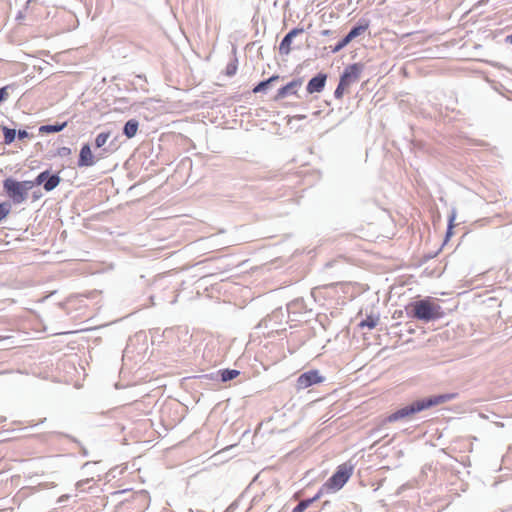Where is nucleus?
I'll use <instances>...</instances> for the list:
<instances>
[{
    "label": "nucleus",
    "mask_w": 512,
    "mask_h": 512,
    "mask_svg": "<svg viewBox=\"0 0 512 512\" xmlns=\"http://www.w3.org/2000/svg\"><path fill=\"white\" fill-rule=\"evenodd\" d=\"M457 396L456 393H445L438 395H431L428 397L416 399L409 404L397 409L396 411L389 414L385 417L381 423L375 428V432H379L383 429V427L387 423H393L398 421H410L413 419V416L419 412L430 409L437 405L449 402L455 399Z\"/></svg>",
    "instance_id": "f257e3e1"
},
{
    "label": "nucleus",
    "mask_w": 512,
    "mask_h": 512,
    "mask_svg": "<svg viewBox=\"0 0 512 512\" xmlns=\"http://www.w3.org/2000/svg\"><path fill=\"white\" fill-rule=\"evenodd\" d=\"M405 311L408 317L426 323L441 319L445 315L442 307L429 297L409 303Z\"/></svg>",
    "instance_id": "f03ea898"
},
{
    "label": "nucleus",
    "mask_w": 512,
    "mask_h": 512,
    "mask_svg": "<svg viewBox=\"0 0 512 512\" xmlns=\"http://www.w3.org/2000/svg\"><path fill=\"white\" fill-rule=\"evenodd\" d=\"M353 473V466L349 463H343L338 466L334 474L326 481L323 488L326 490L338 491L349 480Z\"/></svg>",
    "instance_id": "7ed1b4c3"
},
{
    "label": "nucleus",
    "mask_w": 512,
    "mask_h": 512,
    "mask_svg": "<svg viewBox=\"0 0 512 512\" xmlns=\"http://www.w3.org/2000/svg\"><path fill=\"white\" fill-rule=\"evenodd\" d=\"M3 189L6 195L15 205L25 202L28 198L20 186V181H17L12 177L4 179Z\"/></svg>",
    "instance_id": "20e7f679"
},
{
    "label": "nucleus",
    "mask_w": 512,
    "mask_h": 512,
    "mask_svg": "<svg viewBox=\"0 0 512 512\" xmlns=\"http://www.w3.org/2000/svg\"><path fill=\"white\" fill-rule=\"evenodd\" d=\"M370 22L367 19H360L355 26H353L348 34L344 36L334 47L331 52L337 53L346 47L353 39L363 34L369 28Z\"/></svg>",
    "instance_id": "39448f33"
},
{
    "label": "nucleus",
    "mask_w": 512,
    "mask_h": 512,
    "mask_svg": "<svg viewBox=\"0 0 512 512\" xmlns=\"http://www.w3.org/2000/svg\"><path fill=\"white\" fill-rule=\"evenodd\" d=\"M111 137V132H101L99 133L94 142V146L96 149H100L101 151L97 154V159L104 158L107 154L113 153L117 147L114 143V140H111L109 143V139Z\"/></svg>",
    "instance_id": "423d86ee"
},
{
    "label": "nucleus",
    "mask_w": 512,
    "mask_h": 512,
    "mask_svg": "<svg viewBox=\"0 0 512 512\" xmlns=\"http://www.w3.org/2000/svg\"><path fill=\"white\" fill-rule=\"evenodd\" d=\"M61 182L58 173H51L50 170H44L36 176V185H42L46 192L54 190Z\"/></svg>",
    "instance_id": "0eeeda50"
},
{
    "label": "nucleus",
    "mask_w": 512,
    "mask_h": 512,
    "mask_svg": "<svg viewBox=\"0 0 512 512\" xmlns=\"http://www.w3.org/2000/svg\"><path fill=\"white\" fill-rule=\"evenodd\" d=\"M325 380L323 376L320 375L318 370H309L307 372L302 373L296 381V387L298 390L306 389L312 385L321 383Z\"/></svg>",
    "instance_id": "6e6552de"
},
{
    "label": "nucleus",
    "mask_w": 512,
    "mask_h": 512,
    "mask_svg": "<svg viewBox=\"0 0 512 512\" xmlns=\"http://www.w3.org/2000/svg\"><path fill=\"white\" fill-rule=\"evenodd\" d=\"M363 70V64L353 63L345 67L344 71L340 75V81L346 83L347 86L359 80L361 72Z\"/></svg>",
    "instance_id": "1a4fd4ad"
},
{
    "label": "nucleus",
    "mask_w": 512,
    "mask_h": 512,
    "mask_svg": "<svg viewBox=\"0 0 512 512\" xmlns=\"http://www.w3.org/2000/svg\"><path fill=\"white\" fill-rule=\"evenodd\" d=\"M97 155H93L91 147L88 143L82 145L79 153L78 166L91 167L97 162Z\"/></svg>",
    "instance_id": "9d476101"
},
{
    "label": "nucleus",
    "mask_w": 512,
    "mask_h": 512,
    "mask_svg": "<svg viewBox=\"0 0 512 512\" xmlns=\"http://www.w3.org/2000/svg\"><path fill=\"white\" fill-rule=\"evenodd\" d=\"M304 32L303 28H293L290 30L281 40L279 45V53L281 55H288L291 51V43L293 39L298 35Z\"/></svg>",
    "instance_id": "9b49d317"
},
{
    "label": "nucleus",
    "mask_w": 512,
    "mask_h": 512,
    "mask_svg": "<svg viewBox=\"0 0 512 512\" xmlns=\"http://www.w3.org/2000/svg\"><path fill=\"white\" fill-rule=\"evenodd\" d=\"M327 75L325 73H318L314 77H312L306 86V90L308 93H319L321 92L326 84Z\"/></svg>",
    "instance_id": "f8f14e48"
},
{
    "label": "nucleus",
    "mask_w": 512,
    "mask_h": 512,
    "mask_svg": "<svg viewBox=\"0 0 512 512\" xmlns=\"http://www.w3.org/2000/svg\"><path fill=\"white\" fill-rule=\"evenodd\" d=\"M302 84L301 79H294L288 84L282 86L278 89L274 99L280 100L285 98L288 95H295L297 93V88L300 87Z\"/></svg>",
    "instance_id": "ddd939ff"
},
{
    "label": "nucleus",
    "mask_w": 512,
    "mask_h": 512,
    "mask_svg": "<svg viewBox=\"0 0 512 512\" xmlns=\"http://www.w3.org/2000/svg\"><path fill=\"white\" fill-rule=\"evenodd\" d=\"M138 128L139 121L133 118L124 124L122 132L128 139H131L137 134Z\"/></svg>",
    "instance_id": "4468645a"
},
{
    "label": "nucleus",
    "mask_w": 512,
    "mask_h": 512,
    "mask_svg": "<svg viewBox=\"0 0 512 512\" xmlns=\"http://www.w3.org/2000/svg\"><path fill=\"white\" fill-rule=\"evenodd\" d=\"M279 79H280L279 75H272L270 78L260 81L256 86H254V88L252 89V92L253 93L264 92L269 88V86L272 83L278 81Z\"/></svg>",
    "instance_id": "2eb2a0df"
},
{
    "label": "nucleus",
    "mask_w": 512,
    "mask_h": 512,
    "mask_svg": "<svg viewBox=\"0 0 512 512\" xmlns=\"http://www.w3.org/2000/svg\"><path fill=\"white\" fill-rule=\"evenodd\" d=\"M66 126H67V122L46 124V125L40 126L39 132H41V133H57V132L62 131Z\"/></svg>",
    "instance_id": "dca6fc26"
},
{
    "label": "nucleus",
    "mask_w": 512,
    "mask_h": 512,
    "mask_svg": "<svg viewBox=\"0 0 512 512\" xmlns=\"http://www.w3.org/2000/svg\"><path fill=\"white\" fill-rule=\"evenodd\" d=\"M240 374L239 370L236 369H221L217 372V375L220 377L221 382H228L233 380Z\"/></svg>",
    "instance_id": "f3484780"
},
{
    "label": "nucleus",
    "mask_w": 512,
    "mask_h": 512,
    "mask_svg": "<svg viewBox=\"0 0 512 512\" xmlns=\"http://www.w3.org/2000/svg\"><path fill=\"white\" fill-rule=\"evenodd\" d=\"M1 129L4 135V144L10 145L12 142H14L15 138L17 137L16 129L9 128L7 126H1Z\"/></svg>",
    "instance_id": "a211bd4d"
},
{
    "label": "nucleus",
    "mask_w": 512,
    "mask_h": 512,
    "mask_svg": "<svg viewBox=\"0 0 512 512\" xmlns=\"http://www.w3.org/2000/svg\"><path fill=\"white\" fill-rule=\"evenodd\" d=\"M379 321V318L378 317H375L373 315H368L365 319H363L360 323H359V326L361 328H369V329H373L377 323Z\"/></svg>",
    "instance_id": "6ab92c4d"
},
{
    "label": "nucleus",
    "mask_w": 512,
    "mask_h": 512,
    "mask_svg": "<svg viewBox=\"0 0 512 512\" xmlns=\"http://www.w3.org/2000/svg\"><path fill=\"white\" fill-rule=\"evenodd\" d=\"M57 435H59V436H63V437H65V438H67V439L71 440L72 442H74V443L78 444V445H79V447H80V450H81V454H82L83 456H85V457H86V456H88V451H87V449H86V448H85V447L80 443V441H79L77 438H75V437H73V436H71V435H69V434L62 433V432L57 433Z\"/></svg>",
    "instance_id": "aec40b11"
},
{
    "label": "nucleus",
    "mask_w": 512,
    "mask_h": 512,
    "mask_svg": "<svg viewBox=\"0 0 512 512\" xmlns=\"http://www.w3.org/2000/svg\"><path fill=\"white\" fill-rule=\"evenodd\" d=\"M455 219H456V211H455V209H453L451 211V214L449 215V219H448V227H447V232H446V239H448L452 235V230H453V227H454Z\"/></svg>",
    "instance_id": "412c9836"
},
{
    "label": "nucleus",
    "mask_w": 512,
    "mask_h": 512,
    "mask_svg": "<svg viewBox=\"0 0 512 512\" xmlns=\"http://www.w3.org/2000/svg\"><path fill=\"white\" fill-rule=\"evenodd\" d=\"M10 210V202L5 201L0 203V222L10 213Z\"/></svg>",
    "instance_id": "4be33fe9"
},
{
    "label": "nucleus",
    "mask_w": 512,
    "mask_h": 512,
    "mask_svg": "<svg viewBox=\"0 0 512 512\" xmlns=\"http://www.w3.org/2000/svg\"><path fill=\"white\" fill-rule=\"evenodd\" d=\"M20 186L24 190V193H26V196L28 197V192L36 185V178L34 180H25L20 181Z\"/></svg>",
    "instance_id": "5701e85b"
},
{
    "label": "nucleus",
    "mask_w": 512,
    "mask_h": 512,
    "mask_svg": "<svg viewBox=\"0 0 512 512\" xmlns=\"http://www.w3.org/2000/svg\"><path fill=\"white\" fill-rule=\"evenodd\" d=\"M348 86L346 83L339 80V83L334 91V97L336 99H341L343 97L344 91Z\"/></svg>",
    "instance_id": "b1692460"
},
{
    "label": "nucleus",
    "mask_w": 512,
    "mask_h": 512,
    "mask_svg": "<svg viewBox=\"0 0 512 512\" xmlns=\"http://www.w3.org/2000/svg\"><path fill=\"white\" fill-rule=\"evenodd\" d=\"M237 72V59L234 58L233 61L229 62L226 66V75L227 76H234Z\"/></svg>",
    "instance_id": "393cba45"
},
{
    "label": "nucleus",
    "mask_w": 512,
    "mask_h": 512,
    "mask_svg": "<svg viewBox=\"0 0 512 512\" xmlns=\"http://www.w3.org/2000/svg\"><path fill=\"white\" fill-rule=\"evenodd\" d=\"M311 505V500L300 501L292 510V512H304Z\"/></svg>",
    "instance_id": "a878e982"
},
{
    "label": "nucleus",
    "mask_w": 512,
    "mask_h": 512,
    "mask_svg": "<svg viewBox=\"0 0 512 512\" xmlns=\"http://www.w3.org/2000/svg\"><path fill=\"white\" fill-rule=\"evenodd\" d=\"M10 88H11V86H8V85L0 88V103L7 100L8 96H9L8 90Z\"/></svg>",
    "instance_id": "bb28decb"
},
{
    "label": "nucleus",
    "mask_w": 512,
    "mask_h": 512,
    "mask_svg": "<svg viewBox=\"0 0 512 512\" xmlns=\"http://www.w3.org/2000/svg\"><path fill=\"white\" fill-rule=\"evenodd\" d=\"M71 154V149L69 147H60L58 150H57V155H59L60 157H66V156H69Z\"/></svg>",
    "instance_id": "cd10ccee"
},
{
    "label": "nucleus",
    "mask_w": 512,
    "mask_h": 512,
    "mask_svg": "<svg viewBox=\"0 0 512 512\" xmlns=\"http://www.w3.org/2000/svg\"><path fill=\"white\" fill-rule=\"evenodd\" d=\"M17 137L19 140H24L26 138L30 137V134L26 130H18L17 131Z\"/></svg>",
    "instance_id": "c85d7f7f"
},
{
    "label": "nucleus",
    "mask_w": 512,
    "mask_h": 512,
    "mask_svg": "<svg viewBox=\"0 0 512 512\" xmlns=\"http://www.w3.org/2000/svg\"><path fill=\"white\" fill-rule=\"evenodd\" d=\"M323 490H326V488H321L317 494H315V496H313L312 498H308L307 500H311V504L315 501H317L320 497H321V494L323 492Z\"/></svg>",
    "instance_id": "c756f323"
},
{
    "label": "nucleus",
    "mask_w": 512,
    "mask_h": 512,
    "mask_svg": "<svg viewBox=\"0 0 512 512\" xmlns=\"http://www.w3.org/2000/svg\"><path fill=\"white\" fill-rule=\"evenodd\" d=\"M331 34H332V31L328 30V29L321 31V35H323V36H329Z\"/></svg>",
    "instance_id": "7c9ffc66"
},
{
    "label": "nucleus",
    "mask_w": 512,
    "mask_h": 512,
    "mask_svg": "<svg viewBox=\"0 0 512 512\" xmlns=\"http://www.w3.org/2000/svg\"><path fill=\"white\" fill-rule=\"evenodd\" d=\"M296 305H297L296 302H292V303L288 304L287 308L289 311H291Z\"/></svg>",
    "instance_id": "2f4dec72"
},
{
    "label": "nucleus",
    "mask_w": 512,
    "mask_h": 512,
    "mask_svg": "<svg viewBox=\"0 0 512 512\" xmlns=\"http://www.w3.org/2000/svg\"><path fill=\"white\" fill-rule=\"evenodd\" d=\"M505 42L506 43H509V44H512V34L511 35H508L505 39Z\"/></svg>",
    "instance_id": "473e14b6"
},
{
    "label": "nucleus",
    "mask_w": 512,
    "mask_h": 512,
    "mask_svg": "<svg viewBox=\"0 0 512 512\" xmlns=\"http://www.w3.org/2000/svg\"><path fill=\"white\" fill-rule=\"evenodd\" d=\"M41 197V193L37 194L36 192L33 193V199L37 200Z\"/></svg>",
    "instance_id": "72a5a7b5"
},
{
    "label": "nucleus",
    "mask_w": 512,
    "mask_h": 512,
    "mask_svg": "<svg viewBox=\"0 0 512 512\" xmlns=\"http://www.w3.org/2000/svg\"><path fill=\"white\" fill-rule=\"evenodd\" d=\"M486 2H487V0H481L480 4H485Z\"/></svg>",
    "instance_id": "f704fd0d"
}]
</instances>
